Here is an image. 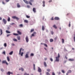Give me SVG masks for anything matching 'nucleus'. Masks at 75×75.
<instances>
[{"label": "nucleus", "mask_w": 75, "mask_h": 75, "mask_svg": "<svg viewBox=\"0 0 75 75\" xmlns=\"http://www.w3.org/2000/svg\"><path fill=\"white\" fill-rule=\"evenodd\" d=\"M60 57V54L59 53H58V57H56V60L55 61L56 62H59V58Z\"/></svg>", "instance_id": "1"}, {"label": "nucleus", "mask_w": 75, "mask_h": 75, "mask_svg": "<svg viewBox=\"0 0 75 75\" xmlns=\"http://www.w3.org/2000/svg\"><path fill=\"white\" fill-rule=\"evenodd\" d=\"M13 18V19H16L17 21L19 20V18H18L16 16H13L12 17Z\"/></svg>", "instance_id": "2"}, {"label": "nucleus", "mask_w": 75, "mask_h": 75, "mask_svg": "<svg viewBox=\"0 0 75 75\" xmlns=\"http://www.w3.org/2000/svg\"><path fill=\"white\" fill-rule=\"evenodd\" d=\"M25 40L27 42H28L29 41V39H28V36H26L25 38Z\"/></svg>", "instance_id": "3"}, {"label": "nucleus", "mask_w": 75, "mask_h": 75, "mask_svg": "<svg viewBox=\"0 0 75 75\" xmlns=\"http://www.w3.org/2000/svg\"><path fill=\"white\" fill-rule=\"evenodd\" d=\"M29 57H28V52L27 53L26 55L25 56V58H28Z\"/></svg>", "instance_id": "4"}, {"label": "nucleus", "mask_w": 75, "mask_h": 75, "mask_svg": "<svg viewBox=\"0 0 75 75\" xmlns=\"http://www.w3.org/2000/svg\"><path fill=\"white\" fill-rule=\"evenodd\" d=\"M3 21L4 22V24H6L7 23V21L4 18L3 19Z\"/></svg>", "instance_id": "5"}, {"label": "nucleus", "mask_w": 75, "mask_h": 75, "mask_svg": "<svg viewBox=\"0 0 75 75\" xmlns=\"http://www.w3.org/2000/svg\"><path fill=\"white\" fill-rule=\"evenodd\" d=\"M30 1H29V4L31 5H33V4L31 3V2H33V1H34V0H30Z\"/></svg>", "instance_id": "6"}, {"label": "nucleus", "mask_w": 75, "mask_h": 75, "mask_svg": "<svg viewBox=\"0 0 75 75\" xmlns=\"http://www.w3.org/2000/svg\"><path fill=\"white\" fill-rule=\"evenodd\" d=\"M17 33L18 34V35H21V34H22L21 32L19 30H17Z\"/></svg>", "instance_id": "7"}, {"label": "nucleus", "mask_w": 75, "mask_h": 75, "mask_svg": "<svg viewBox=\"0 0 75 75\" xmlns=\"http://www.w3.org/2000/svg\"><path fill=\"white\" fill-rule=\"evenodd\" d=\"M2 62L3 64H6V65H8V63H7V62H6V60L3 61Z\"/></svg>", "instance_id": "8"}, {"label": "nucleus", "mask_w": 75, "mask_h": 75, "mask_svg": "<svg viewBox=\"0 0 75 75\" xmlns=\"http://www.w3.org/2000/svg\"><path fill=\"white\" fill-rule=\"evenodd\" d=\"M13 73L10 72V71H8V72L7 73V74L8 75H10V74H13Z\"/></svg>", "instance_id": "9"}, {"label": "nucleus", "mask_w": 75, "mask_h": 75, "mask_svg": "<svg viewBox=\"0 0 75 75\" xmlns=\"http://www.w3.org/2000/svg\"><path fill=\"white\" fill-rule=\"evenodd\" d=\"M54 19L55 20H59V18L58 17H56L54 18Z\"/></svg>", "instance_id": "10"}, {"label": "nucleus", "mask_w": 75, "mask_h": 75, "mask_svg": "<svg viewBox=\"0 0 75 75\" xmlns=\"http://www.w3.org/2000/svg\"><path fill=\"white\" fill-rule=\"evenodd\" d=\"M21 51H24V49H23L22 48H21L20 49V51H19V54H21Z\"/></svg>", "instance_id": "11"}, {"label": "nucleus", "mask_w": 75, "mask_h": 75, "mask_svg": "<svg viewBox=\"0 0 75 75\" xmlns=\"http://www.w3.org/2000/svg\"><path fill=\"white\" fill-rule=\"evenodd\" d=\"M38 72H41V69H40L39 67H38Z\"/></svg>", "instance_id": "12"}, {"label": "nucleus", "mask_w": 75, "mask_h": 75, "mask_svg": "<svg viewBox=\"0 0 75 75\" xmlns=\"http://www.w3.org/2000/svg\"><path fill=\"white\" fill-rule=\"evenodd\" d=\"M16 6L18 8H20V7H21L20 5V4H19L18 3L17 4Z\"/></svg>", "instance_id": "13"}, {"label": "nucleus", "mask_w": 75, "mask_h": 75, "mask_svg": "<svg viewBox=\"0 0 75 75\" xmlns=\"http://www.w3.org/2000/svg\"><path fill=\"white\" fill-rule=\"evenodd\" d=\"M7 59L8 62H10V58L8 57H7Z\"/></svg>", "instance_id": "14"}, {"label": "nucleus", "mask_w": 75, "mask_h": 75, "mask_svg": "<svg viewBox=\"0 0 75 75\" xmlns=\"http://www.w3.org/2000/svg\"><path fill=\"white\" fill-rule=\"evenodd\" d=\"M42 3L43 4L42 5V6L44 7L45 6V1H43Z\"/></svg>", "instance_id": "15"}, {"label": "nucleus", "mask_w": 75, "mask_h": 75, "mask_svg": "<svg viewBox=\"0 0 75 75\" xmlns=\"http://www.w3.org/2000/svg\"><path fill=\"white\" fill-rule=\"evenodd\" d=\"M33 11L34 13H35V12H36V9H35V8H33Z\"/></svg>", "instance_id": "16"}, {"label": "nucleus", "mask_w": 75, "mask_h": 75, "mask_svg": "<svg viewBox=\"0 0 75 75\" xmlns=\"http://www.w3.org/2000/svg\"><path fill=\"white\" fill-rule=\"evenodd\" d=\"M24 1L25 3H26V4H29V2H28L27 1L25 0H23Z\"/></svg>", "instance_id": "17"}, {"label": "nucleus", "mask_w": 75, "mask_h": 75, "mask_svg": "<svg viewBox=\"0 0 75 75\" xmlns=\"http://www.w3.org/2000/svg\"><path fill=\"white\" fill-rule=\"evenodd\" d=\"M53 27H54V28L55 29H57V26H56V25H53Z\"/></svg>", "instance_id": "18"}, {"label": "nucleus", "mask_w": 75, "mask_h": 75, "mask_svg": "<svg viewBox=\"0 0 75 75\" xmlns=\"http://www.w3.org/2000/svg\"><path fill=\"white\" fill-rule=\"evenodd\" d=\"M34 31V29H31L30 30V33H33V31Z\"/></svg>", "instance_id": "19"}, {"label": "nucleus", "mask_w": 75, "mask_h": 75, "mask_svg": "<svg viewBox=\"0 0 75 75\" xmlns=\"http://www.w3.org/2000/svg\"><path fill=\"white\" fill-rule=\"evenodd\" d=\"M17 38L18 40H20V39H21L20 36H18L17 37Z\"/></svg>", "instance_id": "20"}, {"label": "nucleus", "mask_w": 75, "mask_h": 75, "mask_svg": "<svg viewBox=\"0 0 75 75\" xmlns=\"http://www.w3.org/2000/svg\"><path fill=\"white\" fill-rule=\"evenodd\" d=\"M44 65L45 67H47V63H46V62H44Z\"/></svg>", "instance_id": "21"}, {"label": "nucleus", "mask_w": 75, "mask_h": 75, "mask_svg": "<svg viewBox=\"0 0 75 75\" xmlns=\"http://www.w3.org/2000/svg\"><path fill=\"white\" fill-rule=\"evenodd\" d=\"M42 30H43V31H44V30H45V28H44V26L43 25L42 26Z\"/></svg>", "instance_id": "22"}, {"label": "nucleus", "mask_w": 75, "mask_h": 75, "mask_svg": "<svg viewBox=\"0 0 75 75\" xmlns=\"http://www.w3.org/2000/svg\"><path fill=\"white\" fill-rule=\"evenodd\" d=\"M69 61H74V59H69Z\"/></svg>", "instance_id": "23"}, {"label": "nucleus", "mask_w": 75, "mask_h": 75, "mask_svg": "<svg viewBox=\"0 0 75 75\" xmlns=\"http://www.w3.org/2000/svg\"><path fill=\"white\" fill-rule=\"evenodd\" d=\"M13 35H15V36H17V35H18V34H17V33H13Z\"/></svg>", "instance_id": "24"}, {"label": "nucleus", "mask_w": 75, "mask_h": 75, "mask_svg": "<svg viewBox=\"0 0 75 75\" xmlns=\"http://www.w3.org/2000/svg\"><path fill=\"white\" fill-rule=\"evenodd\" d=\"M19 26L20 27H23V25L22 24H21L19 25Z\"/></svg>", "instance_id": "25"}, {"label": "nucleus", "mask_w": 75, "mask_h": 75, "mask_svg": "<svg viewBox=\"0 0 75 75\" xmlns=\"http://www.w3.org/2000/svg\"><path fill=\"white\" fill-rule=\"evenodd\" d=\"M6 33H7V34H10V32L8 30H6Z\"/></svg>", "instance_id": "26"}, {"label": "nucleus", "mask_w": 75, "mask_h": 75, "mask_svg": "<svg viewBox=\"0 0 75 75\" xmlns=\"http://www.w3.org/2000/svg\"><path fill=\"white\" fill-rule=\"evenodd\" d=\"M67 72L68 73H71V72H72V71H71V70H69Z\"/></svg>", "instance_id": "27"}, {"label": "nucleus", "mask_w": 75, "mask_h": 75, "mask_svg": "<svg viewBox=\"0 0 75 75\" xmlns=\"http://www.w3.org/2000/svg\"><path fill=\"white\" fill-rule=\"evenodd\" d=\"M0 31H1V35H2V34H3V30H2V29H0Z\"/></svg>", "instance_id": "28"}, {"label": "nucleus", "mask_w": 75, "mask_h": 75, "mask_svg": "<svg viewBox=\"0 0 75 75\" xmlns=\"http://www.w3.org/2000/svg\"><path fill=\"white\" fill-rule=\"evenodd\" d=\"M13 53V51H12L9 53V55H12Z\"/></svg>", "instance_id": "29"}, {"label": "nucleus", "mask_w": 75, "mask_h": 75, "mask_svg": "<svg viewBox=\"0 0 75 75\" xmlns=\"http://www.w3.org/2000/svg\"><path fill=\"white\" fill-rule=\"evenodd\" d=\"M50 42H53L54 41V40L52 39H50Z\"/></svg>", "instance_id": "30"}, {"label": "nucleus", "mask_w": 75, "mask_h": 75, "mask_svg": "<svg viewBox=\"0 0 75 75\" xmlns=\"http://www.w3.org/2000/svg\"><path fill=\"white\" fill-rule=\"evenodd\" d=\"M24 22L25 23H28V21H27V20H25L24 21Z\"/></svg>", "instance_id": "31"}, {"label": "nucleus", "mask_w": 75, "mask_h": 75, "mask_svg": "<svg viewBox=\"0 0 75 75\" xmlns=\"http://www.w3.org/2000/svg\"><path fill=\"white\" fill-rule=\"evenodd\" d=\"M47 72H50V71H51V70L49 69H47Z\"/></svg>", "instance_id": "32"}, {"label": "nucleus", "mask_w": 75, "mask_h": 75, "mask_svg": "<svg viewBox=\"0 0 75 75\" xmlns=\"http://www.w3.org/2000/svg\"><path fill=\"white\" fill-rule=\"evenodd\" d=\"M8 21H10V17H8Z\"/></svg>", "instance_id": "33"}, {"label": "nucleus", "mask_w": 75, "mask_h": 75, "mask_svg": "<svg viewBox=\"0 0 75 75\" xmlns=\"http://www.w3.org/2000/svg\"><path fill=\"white\" fill-rule=\"evenodd\" d=\"M13 41H17V39H13Z\"/></svg>", "instance_id": "34"}, {"label": "nucleus", "mask_w": 75, "mask_h": 75, "mask_svg": "<svg viewBox=\"0 0 75 75\" xmlns=\"http://www.w3.org/2000/svg\"><path fill=\"white\" fill-rule=\"evenodd\" d=\"M62 43H64V39H62Z\"/></svg>", "instance_id": "35"}, {"label": "nucleus", "mask_w": 75, "mask_h": 75, "mask_svg": "<svg viewBox=\"0 0 75 75\" xmlns=\"http://www.w3.org/2000/svg\"><path fill=\"white\" fill-rule=\"evenodd\" d=\"M26 17L28 18H29L30 17L28 15H26Z\"/></svg>", "instance_id": "36"}, {"label": "nucleus", "mask_w": 75, "mask_h": 75, "mask_svg": "<svg viewBox=\"0 0 75 75\" xmlns=\"http://www.w3.org/2000/svg\"><path fill=\"white\" fill-rule=\"evenodd\" d=\"M69 27H70V26H71V22H69Z\"/></svg>", "instance_id": "37"}, {"label": "nucleus", "mask_w": 75, "mask_h": 75, "mask_svg": "<svg viewBox=\"0 0 75 75\" xmlns=\"http://www.w3.org/2000/svg\"><path fill=\"white\" fill-rule=\"evenodd\" d=\"M30 56L31 57L34 56V54L33 53H31L30 54Z\"/></svg>", "instance_id": "38"}, {"label": "nucleus", "mask_w": 75, "mask_h": 75, "mask_svg": "<svg viewBox=\"0 0 75 75\" xmlns=\"http://www.w3.org/2000/svg\"><path fill=\"white\" fill-rule=\"evenodd\" d=\"M44 45L45 46V47H48L47 44H44Z\"/></svg>", "instance_id": "39"}, {"label": "nucleus", "mask_w": 75, "mask_h": 75, "mask_svg": "<svg viewBox=\"0 0 75 75\" xmlns=\"http://www.w3.org/2000/svg\"><path fill=\"white\" fill-rule=\"evenodd\" d=\"M24 75H29V74H27V73H25L24 74Z\"/></svg>", "instance_id": "40"}, {"label": "nucleus", "mask_w": 75, "mask_h": 75, "mask_svg": "<svg viewBox=\"0 0 75 75\" xmlns=\"http://www.w3.org/2000/svg\"><path fill=\"white\" fill-rule=\"evenodd\" d=\"M46 74L47 75H50V73L48 72H47L46 73Z\"/></svg>", "instance_id": "41"}, {"label": "nucleus", "mask_w": 75, "mask_h": 75, "mask_svg": "<svg viewBox=\"0 0 75 75\" xmlns=\"http://www.w3.org/2000/svg\"><path fill=\"white\" fill-rule=\"evenodd\" d=\"M19 55H21V56H23V52H22L21 54H19Z\"/></svg>", "instance_id": "42"}, {"label": "nucleus", "mask_w": 75, "mask_h": 75, "mask_svg": "<svg viewBox=\"0 0 75 75\" xmlns=\"http://www.w3.org/2000/svg\"><path fill=\"white\" fill-rule=\"evenodd\" d=\"M4 46L5 47H7V44L6 43H4Z\"/></svg>", "instance_id": "43"}, {"label": "nucleus", "mask_w": 75, "mask_h": 75, "mask_svg": "<svg viewBox=\"0 0 75 75\" xmlns=\"http://www.w3.org/2000/svg\"><path fill=\"white\" fill-rule=\"evenodd\" d=\"M32 37H34V35L33 34H32L31 36V38Z\"/></svg>", "instance_id": "44"}, {"label": "nucleus", "mask_w": 75, "mask_h": 75, "mask_svg": "<svg viewBox=\"0 0 75 75\" xmlns=\"http://www.w3.org/2000/svg\"><path fill=\"white\" fill-rule=\"evenodd\" d=\"M51 20H54V17H52L51 19Z\"/></svg>", "instance_id": "45"}, {"label": "nucleus", "mask_w": 75, "mask_h": 75, "mask_svg": "<svg viewBox=\"0 0 75 75\" xmlns=\"http://www.w3.org/2000/svg\"><path fill=\"white\" fill-rule=\"evenodd\" d=\"M50 59L51 61L52 62V61H53V59L52 58H50Z\"/></svg>", "instance_id": "46"}, {"label": "nucleus", "mask_w": 75, "mask_h": 75, "mask_svg": "<svg viewBox=\"0 0 75 75\" xmlns=\"http://www.w3.org/2000/svg\"><path fill=\"white\" fill-rule=\"evenodd\" d=\"M74 41L75 42V34L74 35Z\"/></svg>", "instance_id": "47"}, {"label": "nucleus", "mask_w": 75, "mask_h": 75, "mask_svg": "<svg viewBox=\"0 0 75 75\" xmlns=\"http://www.w3.org/2000/svg\"><path fill=\"white\" fill-rule=\"evenodd\" d=\"M2 54H4V55H6V52L4 51L2 53Z\"/></svg>", "instance_id": "48"}, {"label": "nucleus", "mask_w": 75, "mask_h": 75, "mask_svg": "<svg viewBox=\"0 0 75 75\" xmlns=\"http://www.w3.org/2000/svg\"><path fill=\"white\" fill-rule=\"evenodd\" d=\"M62 73H65V71H64L63 70H62Z\"/></svg>", "instance_id": "49"}, {"label": "nucleus", "mask_w": 75, "mask_h": 75, "mask_svg": "<svg viewBox=\"0 0 75 75\" xmlns=\"http://www.w3.org/2000/svg\"><path fill=\"white\" fill-rule=\"evenodd\" d=\"M51 33L52 34V35H53V34H54V32H53V31H52L51 32Z\"/></svg>", "instance_id": "50"}, {"label": "nucleus", "mask_w": 75, "mask_h": 75, "mask_svg": "<svg viewBox=\"0 0 75 75\" xmlns=\"http://www.w3.org/2000/svg\"><path fill=\"white\" fill-rule=\"evenodd\" d=\"M52 75H55V73H54V72H53L52 73Z\"/></svg>", "instance_id": "51"}, {"label": "nucleus", "mask_w": 75, "mask_h": 75, "mask_svg": "<svg viewBox=\"0 0 75 75\" xmlns=\"http://www.w3.org/2000/svg\"><path fill=\"white\" fill-rule=\"evenodd\" d=\"M49 3H51V2H52V0H50L48 1Z\"/></svg>", "instance_id": "52"}, {"label": "nucleus", "mask_w": 75, "mask_h": 75, "mask_svg": "<svg viewBox=\"0 0 75 75\" xmlns=\"http://www.w3.org/2000/svg\"><path fill=\"white\" fill-rule=\"evenodd\" d=\"M27 7V8H30V6L29 5H28Z\"/></svg>", "instance_id": "53"}, {"label": "nucleus", "mask_w": 75, "mask_h": 75, "mask_svg": "<svg viewBox=\"0 0 75 75\" xmlns=\"http://www.w3.org/2000/svg\"><path fill=\"white\" fill-rule=\"evenodd\" d=\"M10 0H6V2H8V1H9Z\"/></svg>", "instance_id": "54"}, {"label": "nucleus", "mask_w": 75, "mask_h": 75, "mask_svg": "<svg viewBox=\"0 0 75 75\" xmlns=\"http://www.w3.org/2000/svg\"><path fill=\"white\" fill-rule=\"evenodd\" d=\"M34 35V34H36V32H34L33 33Z\"/></svg>", "instance_id": "55"}, {"label": "nucleus", "mask_w": 75, "mask_h": 75, "mask_svg": "<svg viewBox=\"0 0 75 75\" xmlns=\"http://www.w3.org/2000/svg\"><path fill=\"white\" fill-rule=\"evenodd\" d=\"M1 71H2V72H3V71H4V70L3 69H1Z\"/></svg>", "instance_id": "56"}, {"label": "nucleus", "mask_w": 75, "mask_h": 75, "mask_svg": "<svg viewBox=\"0 0 75 75\" xmlns=\"http://www.w3.org/2000/svg\"><path fill=\"white\" fill-rule=\"evenodd\" d=\"M13 24H14V23H12L11 24V25H13Z\"/></svg>", "instance_id": "57"}, {"label": "nucleus", "mask_w": 75, "mask_h": 75, "mask_svg": "<svg viewBox=\"0 0 75 75\" xmlns=\"http://www.w3.org/2000/svg\"><path fill=\"white\" fill-rule=\"evenodd\" d=\"M44 59H45V61H46V60H47V59L46 58H45Z\"/></svg>", "instance_id": "58"}, {"label": "nucleus", "mask_w": 75, "mask_h": 75, "mask_svg": "<svg viewBox=\"0 0 75 75\" xmlns=\"http://www.w3.org/2000/svg\"><path fill=\"white\" fill-rule=\"evenodd\" d=\"M65 58H66V59H68V58L67 57V56H65Z\"/></svg>", "instance_id": "59"}, {"label": "nucleus", "mask_w": 75, "mask_h": 75, "mask_svg": "<svg viewBox=\"0 0 75 75\" xmlns=\"http://www.w3.org/2000/svg\"><path fill=\"white\" fill-rule=\"evenodd\" d=\"M21 70L22 71H24V69L23 68H21Z\"/></svg>", "instance_id": "60"}, {"label": "nucleus", "mask_w": 75, "mask_h": 75, "mask_svg": "<svg viewBox=\"0 0 75 75\" xmlns=\"http://www.w3.org/2000/svg\"><path fill=\"white\" fill-rule=\"evenodd\" d=\"M12 45H13V46H14V45H14V43H12Z\"/></svg>", "instance_id": "61"}, {"label": "nucleus", "mask_w": 75, "mask_h": 75, "mask_svg": "<svg viewBox=\"0 0 75 75\" xmlns=\"http://www.w3.org/2000/svg\"><path fill=\"white\" fill-rule=\"evenodd\" d=\"M10 29V28L9 27H8L7 30H9Z\"/></svg>", "instance_id": "62"}, {"label": "nucleus", "mask_w": 75, "mask_h": 75, "mask_svg": "<svg viewBox=\"0 0 75 75\" xmlns=\"http://www.w3.org/2000/svg\"><path fill=\"white\" fill-rule=\"evenodd\" d=\"M10 35V34L7 35V37H8Z\"/></svg>", "instance_id": "63"}, {"label": "nucleus", "mask_w": 75, "mask_h": 75, "mask_svg": "<svg viewBox=\"0 0 75 75\" xmlns=\"http://www.w3.org/2000/svg\"><path fill=\"white\" fill-rule=\"evenodd\" d=\"M34 70H35V67H33Z\"/></svg>", "instance_id": "64"}]
</instances>
